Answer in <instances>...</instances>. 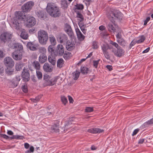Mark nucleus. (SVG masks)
Instances as JSON below:
<instances>
[{
	"mask_svg": "<svg viewBox=\"0 0 153 153\" xmlns=\"http://www.w3.org/2000/svg\"><path fill=\"white\" fill-rule=\"evenodd\" d=\"M26 21L27 25L28 27L34 26L36 23L35 19L32 16L26 17L22 12L19 11L17 13L16 17L13 21V26L17 30L21 29V21Z\"/></svg>",
	"mask_w": 153,
	"mask_h": 153,
	"instance_id": "obj_1",
	"label": "nucleus"
},
{
	"mask_svg": "<svg viewBox=\"0 0 153 153\" xmlns=\"http://www.w3.org/2000/svg\"><path fill=\"white\" fill-rule=\"evenodd\" d=\"M46 10L48 13L52 17L56 18L61 15V12L59 8L52 3L48 4Z\"/></svg>",
	"mask_w": 153,
	"mask_h": 153,
	"instance_id": "obj_2",
	"label": "nucleus"
},
{
	"mask_svg": "<svg viewBox=\"0 0 153 153\" xmlns=\"http://www.w3.org/2000/svg\"><path fill=\"white\" fill-rule=\"evenodd\" d=\"M38 36L39 42L42 45H45L48 39V35L47 32L40 30L38 32Z\"/></svg>",
	"mask_w": 153,
	"mask_h": 153,
	"instance_id": "obj_3",
	"label": "nucleus"
},
{
	"mask_svg": "<svg viewBox=\"0 0 153 153\" xmlns=\"http://www.w3.org/2000/svg\"><path fill=\"white\" fill-rule=\"evenodd\" d=\"M44 79L45 82L44 84L45 86L52 85L56 83L58 79V77H56L51 78L50 76L46 75H44Z\"/></svg>",
	"mask_w": 153,
	"mask_h": 153,
	"instance_id": "obj_4",
	"label": "nucleus"
},
{
	"mask_svg": "<svg viewBox=\"0 0 153 153\" xmlns=\"http://www.w3.org/2000/svg\"><path fill=\"white\" fill-rule=\"evenodd\" d=\"M110 20L113 23L116 20H120L123 17L122 13L119 10H115L110 14Z\"/></svg>",
	"mask_w": 153,
	"mask_h": 153,
	"instance_id": "obj_5",
	"label": "nucleus"
},
{
	"mask_svg": "<svg viewBox=\"0 0 153 153\" xmlns=\"http://www.w3.org/2000/svg\"><path fill=\"white\" fill-rule=\"evenodd\" d=\"M101 48L103 54L105 57L108 60H110V56L109 52L107 51L108 49H112L113 48L107 44H104L101 46Z\"/></svg>",
	"mask_w": 153,
	"mask_h": 153,
	"instance_id": "obj_6",
	"label": "nucleus"
},
{
	"mask_svg": "<svg viewBox=\"0 0 153 153\" xmlns=\"http://www.w3.org/2000/svg\"><path fill=\"white\" fill-rule=\"evenodd\" d=\"M12 37V34L9 32H6L2 33L0 35V41L5 43L9 42Z\"/></svg>",
	"mask_w": 153,
	"mask_h": 153,
	"instance_id": "obj_7",
	"label": "nucleus"
},
{
	"mask_svg": "<svg viewBox=\"0 0 153 153\" xmlns=\"http://www.w3.org/2000/svg\"><path fill=\"white\" fill-rule=\"evenodd\" d=\"M23 53L20 51H15L12 53V56L15 60H19L22 58Z\"/></svg>",
	"mask_w": 153,
	"mask_h": 153,
	"instance_id": "obj_8",
	"label": "nucleus"
},
{
	"mask_svg": "<svg viewBox=\"0 0 153 153\" xmlns=\"http://www.w3.org/2000/svg\"><path fill=\"white\" fill-rule=\"evenodd\" d=\"M111 51L114 53L115 55L118 57H121L123 55L125 52L124 50L120 47L117 49L114 48H112Z\"/></svg>",
	"mask_w": 153,
	"mask_h": 153,
	"instance_id": "obj_9",
	"label": "nucleus"
},
{
	"mask_svg": "<svg viewBox=\"0 0 153 153\" xmlns=\"http://www.w3.org/2000/svg\"><path fill=\"white\" fill-rule=\"evenodd\" d=\"M4 62L6 66L12 68L14 65V61L10 57H7L4 59Z\"/></svg>",
	"mask_w": 153,
	"mask_h": 153,
	"instance_id": "obj_10",
	"label": "nucleus"
},
{
	"mask_svg": "<svg viewBox=\"0 0 153 153\" xmlns=\"http://www.w3.org/2000/svg\"><path fill=\"white\" fill-rule=\"evenodd\" d=\"M29 70L24 68L22 73V77L25 82H27L30 79V74Z\"/></svg>",
	"mask_w": 153,
	"mask_h": 153,
	"instance_id": "obj_11",
	"label": "nucleus"
},
{
	"mask_svg": "<svg viewBox=\"0 0 153 153\" xmlns=\"http://www.w3.org/2000/svg\"><path fill=\"white\" fill-rule=\"evenodd\" d=\"M34 4V3L32 1L28 2L22 7L23 10L24 12L30 11Z\"/></svg>",
	"mask_w": 153,
	"mask_h": 153,
	"instance_id": "obj_12",
	"label": "nucleus"
},
{
	"mask_svg": "<svg viewBox=\"0 0 153 153\" xmlns=\"http://www.w3.org/2000/svg\"><path fill=\"white\" fill-rule=\"evenodd\" d=\"M57 40L61 43H64L67 42L68 38L67 35L64 34H61L57 37Z\"/></svg>",
	"mask_w": 153,
	"mask_h": 153,
	"instance_id": "obj_13",
	"label": "nucleus"
},
{
	"mask_svg": "<svg viewBox=\"0 0 153 153\" xmlns=\"http://www.w3.org/2000/svg\"><path fill=\"white\" fill-rule=\"evenodd\" d=\"M57 51L55 55H58L60 56H63L65 52V48L62 45H58L57 46Z\"/></svg>",
	"mask_w": 153,
	"mask_h": 153,
	"instance_id": "obj_14",
	"label": "nucleus"
},
{
	"mask_svg": "<svg viewBox=\"0 0 153 153\" xmlns=\"http://www.w3.org/2000/svg\"><path fill=\"white\" fill-rule=\"evenodd\" d=\"M64 29L65 31L70 36L72 37L73 36V32L72 31L71 27L68 24H66L65 25Z\"/></svg>",
	"mask_w": 153,
	"mask_h": 153,
	"instance_id": "obj_15",
	"label": "nucleus"
},
{
	"mask_svg": "<svg viewBox=\"0 0 153 153\" xmlns=\"http://www.w3.org/2000/svg\"><path fill=\"white\" fill-rule=\"evenodd\" d=\"M75 31L78 39L81 41H83L85 39V37L82 34L78 27L75 28Z\"/></svg>",
	"mask_w": 153,
	"mask_h": 153,
	"instance_id": "obj_16",
	"label": "nucleus"
},
{
	"mask_svg": "<svg viewBox=\"0 0 153 153\" xmlns=\"http://www.w3.org/2000/svg\"><path fill=\"white\" fill-rule=\"evenodd\" d=\"M75 47V45L74 42H72L67 41L66 44V48L69 51H71L74 49Z\"/></svg>",
	"mask_w": 153,
	"mask_h": 153,
	"instance_id": "obj_17",
	"label": "nucleus"
},
{
	"mask_svg": "<svg viewBox=\"0 0 153 153\" xmlns=\"http://www.w3.org/2000/svg\"><path fill=\"white\" fill-rule=\"evenodd\" d=\"M103 131L104 130H103L97 128H94L88 129V131L89 132L94 134L100 133L103 132Z\"/></svg>",
	"mask_w": 153,
	"mask_h": 153,
	"instance_id": "obj_18",
	"label": "nucleus"
},
{
	"mask_svg": "<svg viewBox=\"0 0 153 153\" xmlns=\"http://www.w3.org/2000/svg\"><path fill=\"white\" fill-rule=\"evenodd\" d=\"M59 126L58 125L54 124L51 128V131L52 133H57L59 132Z\"/></svg>",
	"mask_w": 153,
	"mask_h": 153,
	"instance_id": "obj_19",
	"label": "nucleus"
},
{
	"mask_svg": "<svg viewBox=\"0 0 153 153\" xmlns=\"http://www.w3.org/2000/svg\"><path fill=\"white\" fill-rule=\"evenodd\" d=\"M44 70L46 72H51L52 71V68L51 66L48 63H45L43 66Z\"/></svg>",
	"mask_w": 153,
	"mask_h": 153,
	"instance_id": "obj_20",
	"label": "nucleus"
},
{
	"mask_svg": "<svg viewBox=\"0 0 153 153\" xmlns=\"http://www.w3.org/2000/svg\"><path fill=\"white\" fill-rule=\"evenodd\" d=\"M47 58L46 54H40L39 57V61L40 63L42 64L46 61Z\"/></svg>",
	"mask_w": 153,
	"mask_h": 153,
	"instance_id": "obj_21",
	"label": "nucleus"
},
{
	"mask_svg": "<svg viewBox=\"0 0 153 153\" xmlns=\"http://www.w3.org/2000/svg\"><path fill=\"white\" fill-rule=\"evenodd\" d=\"M111 22V23H110L108 24L107 28L109 31L114 32L115 30L114 27V26H115V22H114V23Z\"/></svg>",
	"mask_w": 153,
	"mask_h": 153,
	"instance_id": "obj_22",
	"label": "nucleus"
},
{
	"mask_svg": "<svg viewBox=\"0 0 153 153\" xmlns=\"http://www.w3.org/2000/svg\"><path fill=\"white\" fill-rule=\"evenodd\" d=\"M14 48L16 49V51H21L23 52V46L22 45L19 43H17L14 44Z\"/></svg>",
	"mask_w": 153,
	"mask_h": 153,
	"instance_id": "obj_23",
	"label": "nucleus"
},
{
	"mask_svg": "<svg viewBox=\"0 0 153 153\" xmlns=\"http://www.w3.org/2000/svg\"><path fill=\"white\" fill-rule=\"evenodd\" d=\"M72 55L71 53L67 51H65L63 55L64 58L66 60H68L70 59Z\"/></svg>",
	"mask_w": 153,
	"mask_h": 153,
	"instance_id": "obj_24",
	"label": "nucleus"
},
{
	"mask_svg": "<svg viewBox=\"0 0 153 153\" xmlns=\"http://www.w3.org/2000/svg\"><path fill=\"white\" fill-rule=\"evenodd\" d=\"M21 31V33L20 36L21 38L25 39H27L28 37V35L25 30L22 29Z\"/></svg>",
	"mask_w": 153,
	"mask_h": 153,
	"instance_id": "obj_25",
	"label": "nucleus"
},
{
	"mask_svg": "<svg viewBox=\"0 0 153 153\" xmlns=\"http://www.w3.org/2000/svg\"><path fill=\"white\" fill-rule=\"evenodd\" d=\"M64 65V60L62 58L59 59L57 62V67L60 68Z\"/></svg>",
	"mask_w": 153,
	"mask_h": 153,
	"instance_id": "obj_26",
	"label": "nucleus"
},
{
	"mask_svg": "<svg viewBox=\"0 0 153 153\" xmlns=\"http://www.w3.org/2000/svg\"><path fill=\"white\" fill-rule=\"evenodd\" d=\"M32 65L36 70V71L40 70V65L38 61H34L32 63Z\"/></svg>",
	"mask_w": 153,
	"mask_h": 153,
	"instance_id": "obj_27",
	"label": "nucleus"
},
{
	"mask_svg": "<svg viewBox=\"0 0 153 153\" xmlns=\"http://www.w3.org/2000/svg\"><path fill=\"white\" fill-rule=\"evenodd\" d=\"M27 47L31 50L35 51L36 50V46L31 42H29L27 44Z\"/></svg>",
	"mask_w": 153,
	"mask_h": 153,
	"instance_id": "obj_28",
	"label": "nucleus"
},
{
	"mask_svg": "<svg viewBox=\"0 0 153 153\" xmlns=\"http://www.w3.org/2000/svg\"><path fill=\"white\" fill-rule=\"evenodd\" d=\"M117 42L120 45L123 47H125L128 44L127 42L123 38L120 40H118Z\"/></svg>",
	"mask_w": 153,
	"mask_h": 153,
	"instance_id": "obj_29",
	"label": "nucleus"
},
{
	"mask_svg": "<svg viewBox=\"0 0 153 153\" xmlns=\"http://www.w3.org/2000/svg\"><path fill=\"white\" fill-rule=\"evenodd\" d=\"M49 39L52 45L54 46L56 45V39L53 35H50L49 36Z\"/></svg>",
	"mask_w": 153,
	"mask_h": 153,
	"instance_id": "obj_30",
	"label": "nucleus"
},
{
	"mask_svg": "<svg viewBox=\"0 0 153 153\" xmlns=\"http://www.w3.org/2000/svg\"><path fill=\"white\" fill-rule=\"evenodd\" d=\"M80 73L79 71L76 70L72 73L73 77L74 80H77L79 78Z\"/></svg>",
	"mask_w": 153,
	"mask_h": 153,
	"instance_id": "obj_31",
	"label": "nucleus"
},
{
	"mask_svg": "<svg viewBox=\"0 0 153 153\" xmlns=\"http://www.w3.org/2000/svg\"><path fill=\"white\" fill-rule=\"evenodd\" d=\"M80 69L81 73L84 74L88 73L90 71L88 68L85 67L81 66Z\"/></svg>",
	"mask_w": 153,
	"mask_h": 153,
	"instance_id": "obj_32",
	"label": "nucleus"
},
{
	"mask_svg": "<svg viewBox=\"0 0 153 153\" xmlns=\"http://www.w3.org/2000/svg\"><path fill=\"white\" fill-rule=\"evenodd\" d=\"M62 7L64 9L67 8L68 6L67 1L66 0H63L62 1L61 3Z\"/></svg>",
	"mask_w": 153,
	"mask_h": 153,
	"instance_id": "obj_33",
	"label": "nucleus"
},
{
	"mask_svg": "<svg viewBox=\"0 0 153 153\" xmlns=\"http://www.w3.org/2000/svg\"><path fill=\"white\" fill-rule=\"evenodd\" d=\"M153 124V119L148 120V121L145 123L143 125L144 128L148 127L149 125Z\"/></svg>",
	"mask_w": 153,
	"mask_h": 153,
	"instance_id": "obj_34",
	"label": "nucleus"
},
{
	"mask_svg": "<svg viewBox=\"0 0 153 153\" xmlns=\"http://www.w3.org/2000/svg\"><path fill=\"white\" fill-rule=\"evenodd\" d=\"M39 52L41 53V54H45L46 53L47 51L46 48L44 47H41L39 48Z\"/></svg>",
	"mask_w": 153,
	"mask_h": 153,
	"instance_id": "obj_35",
	"label": "nucleus"
},
{
	"mask_svg": "<svg viewBox=\"0 0 153 153\" xmlns=\"http://www.w3.org/2000/svg\"><path fill=\"white\" fill-rule=\"evenodd\" d=\"M48 60L50 62L52 65H55L56 64V60L55 58L51 57V56H49L48 57Z\"/></svg>",
	"mask_w": 153,
	"mask_h": 153,
	"instance_id": "obj_36",
	"label": "nucleus"
},
{
	"mask_svg": "<svg viewBox=\"0 0 153 153\" xmlns=\"http://www.w3.org/2000/svg\"><path fill=\"white\" fill-rule=\"evenodd\" d=\"M23 66L22 64L20 62L17 63L15 65V68L17 71H20Z\"/></svg>",
	"mask_w": 153,
	"mask_h": 153,
	"instance_id": "obj_37",
	"label": "nucleus"
},
{
	"mask_svg": "<svg viewBox=\"0 0 153 153\" xmlns=\"http://www.w3.org/2000/svg\"><path fill=\"white\" fill-rule=\"evenodd\" d=\"M37 15L39 19H42L44 18L43 12L40 11H38L37 13Z\"/></svg>",
	"mask_w": 153,
	"mask_h": 153,
	"instance_id": "obj_38",
	"label": "nucleus"
},
{
	"mask_svg": "<svg viewBox=\"0 0 153 153\" xmlns=\"http://www.w3.org/2000/svg\"><path fill=\"white\" fill-rule=\"evenodd\" d=\"M145 39V37L144 36L142 35L140 37V39L137 40L136 43L137 44L141 43L143 42Z\"/></svg>",
	"mask_w": 153,
	"mask_h": 153,
	"instance_id": "obj_39",
	"label": "nucleus"
},
{
	"mask_svg": "<svg viewBox=\"0 0 153 153\" xmlns=\"http://www.w3.org/2000/svg\"><path fill=\"white\" fill-rule=\"evenodd\" d=\"M36 74L38 79H42V73L39 71V70L36 71Z\"/></svg>",
	"mask_w": 153,
	"mask_h": 153,
	"instance_id": "obj_40",
	"label": "nucleus"
},
{
	"mask_svg": "<svg viewBox=\"0 0 153 153\" xmlns=\"http://www.w3.org/2000/svg\"><path fill=\"white\" fill-rule=\"evenodd\" d=\"M110 44L111 45H112L115 47L116 49L119 48L120 47L119 45L116 42H113L112 41H111L110 42Z\"/></svg>",
	"mask_w": 153,
	"mask_h": 153,
	"instance_id": "obj_41",
	"label": "nucleus"
},
{
	"mask_svg": "<svg viewBox=\"0 0 153 153\" xmlns=\"http://www.w3.org/2000/svg\"><path fill=\"white\" fill-rule=\"evenodd\" d=\"M42 96L41 95L39 96L36 97L35 98H32L30 99L33 102H36L39 101L40 99L41 98Z\"/></svg>",
	"mask_w": 153,
	"mask_h": 153,
	"instance_id": "obj_42",
	"label": "nucleus"
},
{
	"mask_svg": "<svg viewBox=\"0 0 153 153\" xmlns=\"http://www.w3.org/2000/svg\"><path fill=\"white\" fill-rule=\"evenodd\" d=\"M61 100L62 103L64 105H65L68 102L67 99L64 96L61 97Z\"/></svg>",
	"mask_w": 153,
	"mask_h": 153,
	"instance_id": "obj_43",
	"label": "nucleus"
},
{
	"mask_svg": "<svg viewBox=\"0 0 153 153\" xmlns=\"http://www.w3.org/2000/svg\"><path fill=\"white\" fill-rule=\"evenodd\" d=\"M93 107H87L85 109V111L87 112H91L93 111Z\"/></svg>",
	"mask_w": 153,
	"mask_h": 153,
	"instance_id": "obj_44",
	"label": "nucleus"
},
{
	"mask_svg": "<svg viewBox=\"0 0 153 153\" xmlns=\"http://www.w3.org/2000/svg\"><path fill=\"white\" fill-rule=\"evenodd\" d=\"M116 38H117V41L119 40H120L121 39H123L122 38V35L121 33L120 32H118L116 35Z\"/></svg>",
	"mask_w": 153,
	"mask_h": 153,
	"instance_id": "obj_45",
	"label": "nucleus"
},
{
	"mask_svg": "<svg viewBox=\"0 0 153 153\" xmlns=\"http://www.w3.org/2000/svg\"><path fill=\"white\" fill-rule=\"evenodd\" d=\"M100 60L99 59L97 60H94L93 61V66L96 68H97V67L98 65L99 64Z\"/></svg>",
	"mask_w": 153,
	"mask_h": 153,
	"instance_id": "obj_46",
	"label": "nucleus"
},
{
	"mask_svg": "<svg viewBox=\"0 0 153 153\" xmlns=\"http://www.w3.org/2000/svg\"><path fill=\"white\" fill-rule=\"evenodd\" d=\"M53 45H50L48 47V51L49 52L52 53L54 51L53 47Z\"/></svg>",
	"mask_w": 153,
	"mask_h": 153,
	"instance_id": "obj_47",
	"label": "nucleus"
},
{
	"mask_svg": "<svg viewBox=\"0 0 153 153\" xmlns=\"http://www.w3.org/2000/svg\"><path fill=\"white\" fill-rule=\"evenodd\" d=\"M13 71L11 69H9L8 68L6 70V73L9 75L12 74Z\"/></svg>",
	"mask_w": 153,
	"mask_h": 153,
	"instance_id": "obj_48",
	"label": "nucleus"
},
{
	"mask_svg": "<svg viewBox=\"0 0 153 153\" xmlns=\"http://www.w3.org/2000/svg\"><path fill=\"white\" fill-rule=\"evenodd\" d=\"M93 48L94 49H97L98 48V46L96 42H93L92 45Z\"/></svg>",
	"mask_w": 153,
	"mask_h": 153,
	"instance_id": "obj_49",
	"label": "nucleus"
},
{
	"mask_svg": "<svg viewBox=\"0 0 153 153\" xmlns=\"http://www.w3.org/2000/svg\"><path fill=\"white\" fill-rule=\"evenodd\" d=\"M76 8L78 10H82L84 8V6L82 4H77Z\"/></svg>",
	"mask_w": 153,
	"mask_h": 153,
	"instance_id": "obj_50",
	"label": "nucleus"
},
{
	"mask_svg": "<svg viewBox=\"0 0 153 153\" xmlns=\"http://www.w3.org/2000/svg\"><path fill=\"white\" fill-rule=\"evenodd\" d=\"M22 89L23 91L25 93H27V92L28 90L27 86L26 85H24L22 87Z\"/></svg>",
	"mask_w": 153,
	"mask_h": 153,
	"instance_id": "obj_51",
	"label": "nucleus"
},
{
	"mask_svg": "<svg viewBox=\"0 0 153 153\" xmlns=\"http://www.w3.org/2000/svg\"><path fill=\"white\" fill-rule=\"evenodd\" d=\"M150 17H147L146 19L144 21V25H146L148 22L150 20Z\"/></svg>",
	"mask_w": 153,
	"mask_h": 153,
	"instance_id": "obj_52",
	"label": "nucleus"
},
{
	"mask_svg": "<svg viewBox=\"0 0 153 153\" xmlns=\"http://www.w3.org/2000/svg\"><path fill=\"white\" fill-rule=\"evenodd\" d=\"M139 130V129L138 128L136 129L135 130H134L132 134V136H134L136 135L137 134V133L138 132Z\"/></svg>",
	"mask_w": 153,
	"mask_h": 153,
	"instance_id": "obj_53",
	"label": "nucleus"
},
{
	"mask_svg": "<svg viewBox=\"0 0 153 153\" xmlns=\"http://www.w3.org/2000/svg\"><path fill=\"white\" fill-rule=\"evenodd\" d=\"M77 17L78 18H80L81 21H82L83 20V18L82 15L79 13H78L77 14Z\"/></svg>",
	"mask_w": 153,
	"mask_h": 153,
	"instance_id": "obj_54",
	"label": "nucleus"
},
{
	"mask_svg": "<svg viewBox=\"0 0 153 153\" xmlns=\"http://www.w3.org/2000/svg\"><path fill=\"white\" fill-rule=\"evenodd\" d=\"M106 28L105 26L101 25L99 27V29L100 30L103 31L105 30Z\"/></svg>",
	"mask_w": 153,
	"mask_h": 153,
	"instance_id": "obj_55",
	"label": "nucleus"
},
{
	"mask_svg": "<svg viewBox=\"0 0 153 153\" xmlns=\"http://www.w3.org/2000/svg\"><path fill=\"white\" fill-rule=\"evenodd\" d=\"M106 67L109 71H111L112 70V65H107L106 66Z\"/></svg>",
	"mask_w": 153,
	"mask_h": 153,
	"instance_id": "obj_56",
	"label": "nucleus"
},
{
	"mask_svg": "<svg viewBox=\"0 0 153 153\" xmlns=\"http://www.w3.org/2000/svg\"><path fill=\"white\" fill-rule=\"evenodd\" d=\"M15 136V139H22V136H20L19 135H14Z\"/></svg>",
	"mask_w": 153,
	"mask_h": 153,
	"instance_id": "obj_57",
	"label": "nucleus"
},
{
	"mask_svg": "<svg viewBox=\"0 0 153 153\" xmlns=\"http://www.w3.org/2000/svg\"><path fill=\"white\" fill-rule=\"evenodd\" d=\"M4 54L3 51L0 50V57L2 58L4 56Z\"/></svg>",
	"mask_w": 153,
	"mask_h": 153,
	"instance_id": "obj_58",
	"label": "nucleus"
},
{
	"mask_svg": "<svg viewBox=\"0 0 153 153\" xmlns=\"http://www.w3.org/2000/svg\"><path fill=\"white\" fill-rule=\"evenodd\" d=\"M68 97L70 102L73 103V100L72 98L70 96H68Z\"/></svg>",
	"mask_w": 153,
	"mask_h": 153,
	"instance_id": "obj_59",
	"label": "nucleus"
},
{
	"mask_svg": "<svg viewBox=\"0 0 153 153\" xmlns=\"http://www.w3.org/2000/svg\"><path fill=\"white\" fill-rule=\"evenodd\" d=\"M145 139H140L138 141V143L139 144H141L143 143Z\"/></svg>",
	"mask_w": 153,
	"mask_h": 153,
	"instance_id": "obj_60",
	"label": "nucleus"
},
{
	"mask_svg": "<svg viewBox=\"0 0 153 153\" xmlns=\"http://www.w3.org/2000/svg\"><path fill=\"white\" fill-rule=\"evenodd\" d=\"M1 136L6 139H8L9 138V137L5 134H1Z\"/></svg>",
	"mask_w": 153,
	"mask_h": 153,
	"instance_id": "obj_61",
	"label": "nucleus"
},
{
	"mask_svg": "<svg viewBox=\"0 0 153 153\" xmlns=\"http://www.w3.org/2000/svg\"><path fill=\"white\" fill-rule=\"evenodd\" d=\"M150 49V48L149 47H148L143 52V53H147L148 52Z\"/></svg>",
	"mask_w": 153,
	"mask_h": 153,
	"instance_id": "obj_62",
	"label": "nucleus"
},
{
	"mask_svg": "<svg viewBox=\"0 0 153 153\" xmlns=\"http://www.w3.org/2000/svg\"><path fill=\"white\" fill-rule=\"evenodd\" d=\"M29 150L31 152H33L34 151V148L33 146H30Z\"/></svg>",
	"mask_w": 153,
	"mask_h": 153,
	"instance_id": "obj_63",
	"label": "nucleus"
},
{
	"mask_svg": "<svg viewBox=\"0 0 153 153\" xmlns=\"http://www.w3.org/2000/svg\"><path fill=\"white\" fill-rule=\"evenodd\" d=\"M16 78V81L18 82H19L21 79L20 76H17Z\"/></svg>",
	"mask_w": 153,
	"mask_h": 153,
	"instance_id": "obj_64",
	"label": "nucleus"
}]
</instances>
